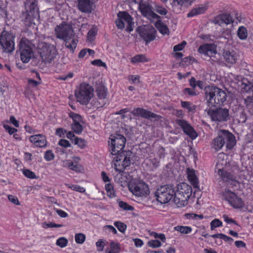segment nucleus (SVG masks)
<instances>
[{
  "label": "nucleus",
  "instance_id": "1",
  "mask_svg": "<svg viewBox=\"0 0 253 253\" xmlns=\"http://www.w3.org/2000/svg\"><path fill=\"white\" fill-rule=\"evenodd\" d=\"M110 139L111 144L110 149L111 153L113 155H116L114 160L117 163L123 160L122 167H118V164L115 163V169L117 171L123 172L125 169L130 165L132 153L130 151H122L126 142V139L124 135L116 133L111 135Z\"/></svg>",
  "mask_w": 253,
  "mask_h": 253
},
{
  "label": "nucleus",
  "instance_id": "2",
  "mask_svg": "<svg viewBox=\"0 0 253 253\" xmlns=\"http://www.w3.org/2000/svg\"><path fill=\"white\" fill-rule=\"evenodd\" d=\"M204 93L206 104L210 107L220 106L227 99L225 91L214 85L205 86Z\"/></svg>",
  "mask_w": 253,
  "mask_h": 253
},
{
  "label": "nucleus",
  "instance_id": "3",
  "mask_svg": "<svg viewBox=\"0 0 253 253\" xmlns=\"http://www.w3.org/2000/svg\"><path fill=\"white\" fill-rule=\"evenodd\" d=\"M37 0H26L24 2L25 10L22 11L20 18L23 23L27 27L35 24V20L40 17Z\"/></svg>",
  "mask_w": 253,
  "mask_h": 253
},
{
  "label": "nucleus",
  "instance_id": "4",
  "mask_svg": "<svg viewBox=\"0 0 253 253\" xmlns=\"http://www.w3.org/2000/svg\"><path fill=\"white\" fill-rule=\"evenodd\" d=\"M225 143L227 149H232L235 144V137L228 130H222L218 136L213 139V147L216 151H218L221 149Z\"/></svg>",
  "mask_w": 253,
  "mask_h": 253
},
{
  "label": "nucleus",
  "instance_id": "5",
  "mask_svg": "<svg viewBox=\"0 0 253 253\" xmlns=\"http://www.w3.org/2000/svg\"><path fill=\"white\" fill-rule=\"evenodd\" d=\"M32 42L26 38H22L18 44L17 53L24 63H28L34 56Z\"/></svg>",
  "mask_w": 253,
  "mask_h": 253
},
{
  "label": "nucleus",
  "instance_id": "6",
  "mask_svg": "<svg viewBox=\"0 0 253 253\" xmlns=\"http://www.w3.org/2000/svg\"><path fill=\"white\" fill-rule=\"evenodd\" d=\"M94 89L90 84L84 83L80 84L75 93L77 101L82 105H87L93 96Z\"/></svg>",
  "mask_w": 253,
  "mask_h": 253
},
{
  "label": "nucleus",
  "instance_id": "7",
  "mask_svg": "<svg viewBox=\"0 0 253 253\" xmlns=\"http://www.w3.org/2000/svg\"><path fill=\"white\" fill-rule=\"evenodd\" d=\"M15 36L12 33L3 31L0 35V50L2 53L11 54L15 50Z\"/></svg>",
  "mask_w": 253,
  "mask_h": 253
},
{
  "label": "nucleus",
  "instance_id": "8",
  "mask_svg": "<svg viewBox=\"0 0 253 253\" xmlns=\"http://www.w3.org/2000/svg\"><path fill=\"white\" fill-rule=\"evenodd\" d=\"M175 189L173 185L167 184L159 187L155 193L156 199L161 204H166L172 201Z\"/></svg>",
  "mask_w": 253,
  "mask_h": 253
},
{
  "label": "nucleus",
  "instance_id": "9",
  "mask_svg": "<svg viewBox=\"0 0 253 253\" xmlns=\"http://www.w3.org/2000/svg\"><path fill=\"white\" fill-rule=\"evenodd\" d=\"M205 111L210 116L212 121L219 122L227 121L229 119V110L220 106L208 107Z\"/></svg>",
  "mask_w": 253,
  "mask_h": 253
},
{
  "label": "nucleus",
  "instance_id": "10",
  "mask_svg": "<svg viewBox=\"0 0 253 253\" xmlns=\"http://www.w3.org/2000/svg\"><path fill=\"white\" fill-rule=\"evenodd\" d=\"M54 31L56 38L59 39L64 40L74 37V31L72 24L65 21L57 25Z\"/></svg>",
  "mask_w": 253,
  "mask_h": 253
},
{
  "label": "nucleus",
  "instance_id": "11",
  "mask_svg": "<svg viewBox=\"0 0 253 253\" xmlns=\"http://www.w3.org/2000/svg\"><path fill=\"white\" fill-rule=\"evenodd\" d=\"M222 199L227 201L235 209L242 208L244 206V203L242 199L234 192L226 188L221 192Z\"/></svg>",
  "mask_w": 253,
  "mask_h": 253
},
{
  "label": "nucleus",
  "instance_id": "12",
  "mask_svg": "<svg viewBox=\"0 0 253 253\" xmlns=\"http://www.w3.org/2000/svg\"><path fill=\"white\" fill-rule=\"evenodd\" d=\"M56 51L51 45L43 43L40 51V56L45 63H50L56 55Z\"/></svg>",
  "mask_w": 253,
  "mask_h": 253
},
{
  "label": "nucleus",
  "instance_id": "13",
  "mask_svg": "<svg viewBox=\"0 0 253 253\" xmlns=\"http://www.w3.org/2000/svg\"><path fill=\"white\" fill-rule=\"evenodd\" d=\"M129 189L133 194L138 197H146L150 194L148 185L142 181L130 185Z\"/></svg>",
  "mask_w": 253,
  "mask_h": 253
},
{
  "label": "nucleus",
  "instance_id": "14",
  "mask_svg": "<svg viewBox=\"0 0 253 253\" xmlns=\"http://www.w3.org/2000/svg\"><path fill=\"white\" fill-rule=\"evenodd\" d=\"M131 114L135 117H141L146 119L154 121H159L162 118L160 115L155 114L142 108H134L130 112Z\"/></svg>",
  "mask_w": 253,
  "mask_h": 253
},
{
  "label": "nucleus",
  "instance_id": "15",
  "mask_svg": "<svg viewBox=\"0 0 253 253\" xmlns=\"http://www.w3.org/2000/svg\"><path fill=\"white\" fill-rule=\"evenodd\" d=\"M140 37L147 43L155 40L157 31L152 26H144L137 29Z\"/></svg>",
  "mask_w": 253,
  "mask_h": 253
},
{
  "label": "nucleus",
  "instance_id": "16",
  "mask_svg": "<svg viewBox=\"0 0 253 253\" xmlns=\"http://www.w3.org/2000/svg\"><path fill=\"white\" fill-rule=\"evenodd\" d=\"M95 0H77L76 7L80 12L90 14L95 9Z\"/></svg>",
  "mask_w": 253,
  "mask_h": 253
},
{
  "label": "nucleus",
  "instance_id": "17",
  "mask_svg": "<svg viewBox=\"0 0 253 253\" xmlns=\"http://www.w3.org/2000/svg\"><path fill=\"white\" fill-rule=\"evenodd\" d=\"M175 123L182 128L184 133L191 139H194L197 137V133L187 121L183 119H176Z\"/></svg>",
  "mask_w": 253,
  "mask_h": 253
},
{
  "label": "nucleus",
  "instance_id": "18",
  "mask_svg": "<svg viewBox=\"0 0 253 253\" xmlns=\"http://www.w3.org/2000/svg\"><path fill=\"white\" fill-rule=\"evenodd\" d=\"M139 9L143 16L151 20L160 18L158 15L152 11V7L149 3L140 2Z\"/></svg>",
  "mask_w": 253,
  "mask_h": 253
},
{
  "label": "nucleus",
  "instance_id": "19",
  "mask_svg": "<svg viewBox=\"0 0 253 253\" xmlns=\"http://www.w3.org/2000/svg\"><path fill=\"white\" fill-rule=\"evenodd\" d=\"M217 169V173L221 178L222 180L226 183L230 184L233 186H236L238 183L236 180V176L231 172L227 171L223 168H220L216 167Z\"/></svg>",
  "mask_w": 253,
  "mask_h": 253
},
{
  "label": "nucleus",
  "instance_id": "20",
  "mask_svg": "<svg viewBox=\"0 0 253 253\" xmlns=\"http://www.w3.org/2000/svg\"><path fill=\"white\" fill-rule=\"evenodd\" d=\"M212 22L216 25L222 26L223 25H228L233 22V19L229 13L219 14L214 17Z\"/></svg>",
  "mask_w": 253,
  "mask_h": 253
},
{
  "label": "nucleus",
  "instance_id": "21",
  "mask_svg": "<svg viewBox=\"0 0 253 253\" xmlns=\"http://www.w3.org/2000/svg\"><path fill=\"white\" fill-rule=\"evenodd\" d=\"M117 16L118 17H122L123 22L126 24V30L130 32L133 30L132 26L134 24L133 22V18L126 11L119 12Z\"/></svg>",
  "mask_w": 253,
  "mask_h": 253
},
{
  "label": "nucleus",
  "instance_id": "22",
  "mask_svg": "<svg viewBox=\"0 0 253 253\" xmlns=\"http://www.w3.org/2000/svg\"><path fill=\"white\" fill-rule=\"evenodd\" d=\"M29 140L37 147H44L46 146V137L41 134L32 135L29 137Z\"/></svg>",
  "mask_w": 253,
  "mask_h": 253
},
{
  "label": "nucleus",
  "instance_id": "23",
  "mask_svg": "<svg viewBox=\"0 0 253 253\" xmlns=\"http://www.w3.org/2000/svg\"><path fill=\"white\" fill-rule=\"evenodd\" d=\"M189 198L185 196L178 191H175V194L172 201L178 207H183L187 205Z\"/></svg>",
  "mask_w": 253,
  "mask_h": 253
},
{
  "label": "nucleus",
  "instance_id": "24",
  "mask_svg": "<svg viewBox=\"0 0 253 253\" xmlns=\"http://www.w3.org/2000/svg\"><path fill=\"white\" fill-rule=\"evenodd\" d=\"M222 56L224 60L231 64H233L236 62L238 59V55L234 50H224Z\"/></svg>",
  "mask_w": 253,
  "mask_h": 253
},
{
  "label": "nucleus",
  "instance_id": "25",
  "mask_svg": "<svg viewBox=\"0 0 253 253\" xmlns=\"http://www.w3.org/2000/svg\"><path fill=\"white\" fill-rule=\"evenodd\" d=\"M198 51L200 53L204 54L208 56H212L213 54L216 53L214 46L212 44H205L201 45Z\"/></svg>",
  "mask_w": 253,
  "mask_h": 253
},
{
  "label": "nucleus",
  "instance_id": "26",
  "mask_svg": "<svg viewBox=\"0 0 253 253\" xmlns=\"http://www.w3.org/2000/svg\"><path fill=\"white\" fill-rule=\"evenodd\" d=\"M177 188V191L183 194L186 198H190L192 192V189L190 185L183 182L178 184Z\"/></svg>",
  "mask_w": 253,
  "mask_h": 253
},
{
  "label": "nucleus",
  "instance_id": "27",
  "mask_svg": "<svg viewBox=\"0 0 253 253\" xmlns=\"http://www.w3.org/2000/svg\"><path fill=\"white\" fill-rule=\"evenodd\" d=\"M195 170L189 168L187 169L188 179L194 188L199 189L198 178L196 175Z\"/></svg>",
  "mask_w": 253,
  "mask_h": 253
},
{
  "label": "nucleus",
  "instance_id": "28",
  "mask_svg": "<svg viewBox=\"0 0 253 253\" xmlns=\"http://www.w3.org/2000/svg\"><path fill=\"white\" fill-rule=\"evenodd\" d=\"M193 0H172L171 3L173 11L178 12L183 5L191 4Z\"/></svg>",
  "mask_w": 253,
  "mask_h": 253
},
{
  "label": "nucleus",
  "instance_id": "29",
  "mask_svg": "<svg viewBox=\"0 0 253 253\" xmlns=\"http://www.w3.org/2000/svg\"><path fill=\"white\" fill-rule=\"evenodd\" d=\"M96 92L99 100H105L107 95V89L103 84L99 83L96 84Z\"/></svg>",
  "mask_w": 253,
  "mask_h": 253
},
{
  "label": "nucleus",
  "instance_id": "30",
  "mask_svg": "<svg viewBox=\"0 0 253 253\" xmlns=\"http://www.w3.org/2000/svg\"><path fill=\"white\" fill-rule=\"evenodd\" d=\"M63 41L65 42V46L73 52L77 46L78 42V40L75 39L74 36L69 38L68 39L64 40Z\"/></svg>",
  "mask_w": 253,
  "mask_h": 253
},
{
  "label": "nucleus",
  "instance_id": "31",
  "mask_svg": "<svg viewBox=\"0 0 253 253\" xmlns=\"http://www.w3.org/2000/svg\"><path fill=\"white\" fill-rule=\"evenodd\" d=\"M241 87L242 90L246 92H253V83L249 81L247 79H243Z\"/></svg>",
  "mask_w": 253,
  "mask_h": 253
},
{
  "label": "nucleus",
  "instance_id": "32",
  "mask_svg": "<svg viewBox=\"0 0 253 253\" xmlns=\"http://www.w3.org/2000/svg\"><path fill=\"white\" fill-rule=\"evenodd\" d=\"M180 103L182 108L187 110L188 113H194L195 112L197 107L192 102L189 101H181Z\"/></svg>",
  "mask_w": 253,
  "mask_h": 253
},
{
  "label": "nucleus",
  "instance_id": "33",
  "mask_svg": "<svg viewBox=\"0 0 253 253\" xmlns=\"http://www.w3.org/2000/svg\"><path fill=\"white\" fill-rule=\"evenodd\" d=\"M120 250V244L112 241L110 244V249L106 250V253H119Z\"/></svg>",
  "mask_w": 253,
  "mask_h": 253
},
{
  "label": "nucleus",
  "instance_id": "34",
  "mask_svg": "<svg viewBox=\"0 0 253 253\" xmlns=\"http://www.w3.org/2000/svg\"><path fill=\"white\" fill-rule=\"evenodd\" d=\"M206 9H207L205 7H199L193 8L187 14V17H192L203 14L206 11Z\"/></svg>",
  "mask_w": 253,
  "mask_h": 253
},
{
  "label": "nucleus",
  "instance_id": "35",
  "mask_svg": "<svg viewBox=\"0 0 253 253\" xmlns=\"http://www.w3.org/2000/svg\"><path fill=\"white\" fill-rule=\"evenodd\" d=\"M148 61V59L144 54H137L132 57L131 59V62L133 64L138 62L144 63Z\"/></svg>",
  "mask_w": 253,
  "mask_h": 253
},
{
  "label": "nucleus",
  "instance_id": "36",
  "mask_svg": "<svg viewBox=\"0 0 253 253\" xmlns=\"http://www.w3.org/2000/svg\"><path fill=\"white\" fill-rule=\"evenodd\" d=\"M105 187L108 196L111 198L116 197V193L114 189V187L111 183L106 184Z\"/></svg>",
  "mask_w": 253,
  "mask_h": 253
},
{
  "label": "nucleus",
  "instance_id": "37",
  "mask_svg": "<svg viewBox=\"0 0 253 253\" xmlns=\"http://www.w3.org/2000/svg\"><path fill=\"white\" fill-rule=\"evenodd\" d=\"M174 230L182 234H189L192 231V228L189 226H176Z\"/></svg>",
  "mask_w": 253,
  "mask_h": 253
},
{
  "label": "nucleus",
  "instance_id": "38",
  "mask_svg": "<svg viewBox=\"0 0 253 253\" xmlns=\"http://www.w3.org/2000/svg\"><path fill=\"white\" fill-rule=\"evenodd\" d=\"M197 60L193 57L188 56L183 58L180 63V66H187L192 64L194 62H197Z\"/></svg>",
  "mask_w": 253,
  "mask_h": 253
},
{
  "label": "nucleus",
  "instance_id": "39",
  "mask_svg": "<svg viewBox=\"0 0 253 253\" xmlns=\"http://www.w3.org/2000/svg\"><path fill=\"white\" fill-rule=\"evenodd\" d=\"M237 35L241 40L246 39L247 37V30L246 28L243 26L240 27L237 31Z\"/></svg>",
  "mask_w": 253,
  "mask_h": 253
},
{
  "label": "nucleus",
  "instance_id": "40",
  "mask_svg": "<svg viewBox=\"0 0 253 253\" xmlns=\"http://www.w3.org/2000/svg\"><path fill=\"white\" fill-rule=\"evenodd\" d=\"M97 33V29L95 27H92L87 33V40L89 42L94 41Z\"/></svg>",
  "mask_w": 253,
  "mask_h": 253
},
{
  "label": "nucleus",
  "instance_id": "41",
  "mask_svg": "<svg viewBox=\"0 0 253 253\" xmlns=\"http://www.w3.org/2000/svg\"><path fill=\"white\" fill-rule=\"evenodd\" d=\"M183 93L184 95L189 96H196L198 94V92L196 90V89L188 87L185 88L183 90Z\"/></svg>",
  "mask_w": 253,
  "mask_h": 253
},
{
  "label": "nucleus",
  "instance_id": "42",
  "mask_svg": "<svg viewBox=\"0 0 253 253\" xmlns=\"http://www.w3.org/2000/svg\"><path fill=\"white\" fill-rule=\"evenodd\" d=\"M69 116L72 119L73 121V123H80L82 122V118L81 116L74 112H71L69 113Z\"/></svg>",
  "mask_w": 253,
  "mask_h": 253
},
{
  "label": "nucleus",
  "instance_id": "43",
  "mask_svg": "<svg viewBox=\"0 0 253 253\" xmlns=\"http://www.w3.org/2000/svg\"><path fill=\"white\" fill-rule=\"evenodd\" d=\"M66 186L71 189L73 190L79 192L80 193H84L85 192V189L83 187H81L78 185H73L70 184H65Z\"/></svg>",
  "mask_w": 253,
  "mask_h": 253
},
{
  "label": "nucleus",
  "instance_id": "44",
  "mask_svg": "<svg viewBox=\"0 0 253 253\" xmlns=\"http://www.w3.org/2000/svg\"><path fill=\"white\" fill-rule=\"evenodd\" d=\"M105 104V102L104 100H99L98 98V100H97V99H94L91 101V104L96 108L102 107Z\"/></svg>",
  "mask_w": 253,
  "mask_h": 253
},
{
  "label": "nucleus",
  "instance_id": "45",
  "mask_svg": "<svg viewBox=\"0 0 253 253\" xmlns=\"http://www.w3.org/2000/svg\"><path fill=\"white\" fill-rule=\"evenodd\" d=\"M114 225L118 228L119 231L123 233L125 232L127 227L126 224L121 221L115 222Z\"/></svg>",
  "mask_w": 253,
  "mask_h": 253
},
{
  "label": "nucleus",
  "instance_id": "46",
  "mask_svg": "<svg viewBox=\"0 0 253 253\" xmlns=\"http://www.w3.org/2000/svg\"><path fill=\"white\" fill-rule=\"evenodd\" d=\"M119 206L125 211H132L134 210V208L132 206L123 201H120L119 202Z\"/></svg>",
  "mask_w": 253,
  "mask_h": 253
},
{
  "label": "nucleus",
  "instance_id": "47",
  "mask_svg": "<svg viewBox=\"0 0 253 253\" xmlns=\"http://www.w3.org/2000/svg\"><path fill=\"white\" fill-rule=\"evenodd\" d=\"M72 128L77 134L81 133L83 131V126L80 123H73Z\"/></svg>",
  "mask_w": 253,
  "mask_h": 253
},
{
  "label": "nucleus",
  "instance_id": "48",
  "mask_svg": "<svg viewBox=\"0 0 253 253\" xmlns=\"http://www.w3.org/2000/svg\"><path fill=\"white\" fill-rule=\"evenodd\" d=\"M23 174L27 178L30 179H36L37 177L36 174L31 170L28 169H24L23 170Z\"/></svg>",
  "mask_w": 253,
  "mask_h": 253
},
{
  "label": "nucleus",
  "instance_id": "49",
  "mask_svg": "<svg viewBox=\"0 0 253 253\" xmlns=\"http://www.w3.org/2000/svg\"><path fill=\"white\" fill-rule=\"evenodd\" d=\"M68 240L64 237H60L57 240L56 244L60 248L65 247L68 244Z\"/></svg>",
  "mask_w": 253,
  "mask_h": 253
},
{
  "label": "nucleus",
  "instance_id": "50",
  "mask_svg": "<svg viewBox=\"0 0 253 253\" xmlns=\"http://www.w3.org/2000/svg\"><path fill=\"white\" fill-rule=\"evenodd\" d=\"M75 241L78 244H83L85 239V236L82 233H78L75 236Z\"/></svg>",
  "mask_w": 253,
  "mask_h": 253
},
{
  "label": "nucleus",
  "instance_id": "51",
  "mask_svg": "<svg viewBox=\"0 0 253 253\" xmlns=\"http://www.w3.org/2000/svg\"><path fill=\"white\" fill-rule=\"evenodd\" d=\"M210 225L211 230H213L215 228L222 226V223L218 219H214L211 222Z\"/></svg>",
  "mask_w": 253,
  "mask_h": 253
},
{
  "label": "nucleus",
  "instance_id": "52",
  "mask_svg": "<svg viewBox=\"0 0 253 253\" xmlns=\"http://www.w3.org/2000/svg\"><path fill=\"white\" fill-rule=\"evenodd\" d=\"M74 141L75 144L77 145L79 147L81 148H83L85 145V141L84 139L80 138L78 137H75V140Z\"/></svg>",
  "mask_w": 253,
  "mask_h": 253
},
{
  "label": "nucleus",
  "instance_id": "53",
  "mask_svg": "<svg viewBox=\"0 0 253 253\" xmlns=\"http://www.w3.org/2000/svg\"><path fill=\"white\" fill-rule=\"evenodd\" d=\"M3 127L10 135H12L18 131L16 128L12 127L7 124H4Z\"/></svg>",
  "mask_w": 253,
  "mask_h": 253
},
{
  "label": "nucleus",
  "instance_id": "54",
  "mask_svg": "<svg viewBox=\"0 0 253 253\" xmlns=\"http://www.w3.org/2000/svg\"><path fill=\"white\" fill-rule=\"evenodd\" d=\"M44 158L46 161H50L54 158V155L51 150H48L45 152Z\"/></svg>",
  "mask_w": 253,
  "mask_h": 253
},
{
  "label": "nucleus",
  "instance_id": "55",
  "mask_svg": "<svg viewBox=\"0 0 253 253\" xmlns=\"http://www.w3.org/2000/svg\"><path fill=\"white\" fill-rule=\"evenodd\" d=\"M148 245L153 248H158L161 246V243L158 240H150L148 242Z\"/></svg>",
  "mask_w": 253,
  "mask_h": 253
},
{
  "label": "nucleus",
  "instance_id": "56",
  "mask_svg": "<svg viewBox=\"0 0 253 253\" xmlns=\"http://www.w3.org/2000/svg\"><path fill=\"white\" fill-rule=\"evenodd\" d=\"M186 44V42L184 41H183L181 43L174 46L173 51L176 52V51L182 50L184 48Z\"/></svg>",
  "mask_w": 253,
  "mask_h": 253
},
{
  "label": "nucleus",
  "instance_id": "57",
  "mask_svg": "<svg viewBox=\"0 0 253 253\" xmlns=\"http://www.w3.org/2000/svg\"><path fill=\"white\" fill-rule=\"evenodd\" d=\"M116 24L118 29H123L125 27V24L122 19V17H118V19H116Z\"/></svg>",
  "mask_w": 253,
  "mask_h": 253
},
{
  "label": "nucleus",
  "instance_id": "58",
  "mask_svg": "<svg viewBox=\"0 0 253 253\" xmlns=\"http://www.w3.org/2000/svg\"><path fill=\"white\" fill-rule=\"evenodd\" d=\"M222 218H223L224 221L228 224L233 223L235 225H239L235 220L229 217L226 214L223 215Z\"/></svg>",
  "mask_w": 253,
  "mask_h": 253
},
{
  "label": "nucleus",
  "instance_id": "59",
  "mask_svg": "<svg viewBox=\"0 0 253 253\" xmlns=\"http://www.w3.org/2000/svg\"><path fill=\"white\" fill-rule=\"evenodd\" d=\"M91 64L98 67H106V64L102 62L101 59H95L91 61Z\"/></svg>",
  "mask_w": 253,
  "mask_h": 253
},
{
  "label": "nucleus",
  "instance_id": "60",
  "mask_svg": "<svg viewBox=\"0 0 253 253\" xmlns=\"http://www.w3.org/2000/svg\"><path fill=\"white\" fill-rule=\"evenodd\" d=\"M68 167L70 168V169L76 171H78L80 170L79 165L77 164H75L73 162L69 163Z\"/></svg>",
  "mask_w": 253,
  "mask_h": 253
},
{
  "label": "nucleus",
  "instance_id": "61",
  "mask_svg": "<svg viewBox=\"0 0 253 253\" xmlns=\"http://www.w3.org/2000/svg\"><path fill=\"white\" fill-rule=\"evenodd\" d=\"M151 235L154 236L155 238L159 239L163 242H165L166 241V237L164 234H158L156 232H153Z\"/></svg>",
  "mask_w": 253,
  "mask_h": 253
},
{
  "label": "nucleus",
  "instance_id": "62",
  "mask_svg": "<svg viewBox=\"0 0 253 253\" xmlns=\"http://www.w3.org/2000/svg\"><path fill=\"white\" fill-rule=\"evenodd\" d=\"M58 144L60 146H61L63 147H65V148H67L71 146V144H70L69 141L66 139H60L58 142Z\"/></svg>",
  "mask_w": 253,
  "mask_h": 253
},
{
  "label": "nucleus",
  "instance_id": "63",
  "mask_svg": "<svg viewBox=\"0 0 253 253\" xmlns=\"http://www.w3.org/2000/svg\"><path fill=\"white\" fill-rule=\"evenodd\" d=\"M156 11L162 15H166L168 13V10L163 7H157Z\"/></svg>",
  "mask_w": 253,
  "mask_h": 253
},
{
  "label": "nucleus",
  "instance_id": "64",
  "mask_svg": "<svg viewBox=\"0 0 253 253\" xmlns=\"http://www.w3.org/2000/svg\"><path fill=\"white\" fill-rule=\"evenodd\" d=\"M104 230H108L110 232H112L114 234H116L117 233V231L116 228L110 225H105L103 227Z\"/></svg>",
  "mask_w": 253,
  "mask_h": 253
}]
</instances>
